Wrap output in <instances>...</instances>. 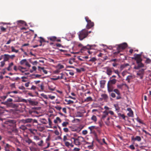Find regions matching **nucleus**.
I'll use <instances>...</instances> for the list:
<instances>
[{
  "mask_svg": "<svg viewBox=\"0 0 151 151\" xmlns=\"http://www.w3.org/2000/svg\"><path fill=\"white\" fill-rule=\"evenodd\" d=\"M92 101V98L90 96H89L88 97H87L86 99H84V102H88L91 101Z\"/></svg>",
  "mask_w": 151,
  "mask_h": 151,
  "instance_id": "nucleus-26",
  "label": "nucleus"
},
{
  "mask_svg": "<svg viewBox=\"0 0 151 151\" xmlns=\"http://www.w3.org/2000/svg\"><path fill=\"white\" fill-rule=\"evenodd\" d=\"M1 30L3 32H5L6 31V29L3 27H0Z\"/></svg>",
  "mask_w": 151,
  "mask_h": 151,
  "instance_id": "nucleus-55",
  "label": "nucleus"
},
{
  "mask_svg": "<svg viewBox=\"0 0 151 151\" xmlns=\"http://www.w3.org/2000/svg\"><path fill=\"white\" fill-rule=\"evenodd\" d=\"M7 94L6 95L1 96V97H0L3 100H4L5 99H6L7 98Z\"/></svg>",
  "mask_w": 151,
  "mask_h": 151,
  "instance_id": "nucleus-52",
  "label": "nucleus"
},
{
  "mask_svg": "<svg viewBox=\"0 0 151 151\" xmlns=\"http://www.w3.org/2000/svg\"><path fill=\"white\" fill-rule=\"evenodd\" d=\"M40 121L42 123L44 124H47V121L44 118L40 119Z\"/></svg>",
  "mask_w": 151,
  "mask_h": 151,
  "instance_id": "nucleus-31",
  "label": "nucleus"
},
{
  "mask_svg": "<svg viewBox=\"0 0 151 151\" xmlns=\"http://www.w3.org/2000/svg\"><path fill=\"white\" fill-rule=\"evenodd\" d=\"M30 63H32L33 65H36L38 63L37 62V61H35L34 62H32L30 61Z\"/></svg>",
  "mask_w": 151,
  "mask_h": 151,
  "instance_id": "nucleus-43",
  "label": "nucleus"
},
{
  "mask_svg": "<svg viewBox=\"0 0 151 151\" xmlns=\"http://www.w3.org/2000/svg\"><path fill=\"white\" fill-rule=\"evenodd\" d=\"M105 81L104 80L101 81L100 82V84L101 85H104L105 84Z\"/></svg>",
  "mask_w": 151,
  "mask_h": 151,
  "instance_id": "nucleus-60",
  "label": "nucleus"
},
{
  "mask_svg": "<svg viewBox=\"0 0 151 151\" xmlns=\"http://www.w3.org/2000/svg\"><path fill=\"white\" fill-rule=\"evenodd\" d=\"M54 133L57 135H58L59 134V132L58 130H55Z\"/></svg>",
  "mask_w": 151,
  "mask_h": 151,
  "instance_id": "nucleus-63",
  "label": "nucleus"
},
{
  "mask_svg": "<svg viewBox=\"0 0 151 151\" xmlns=\"http://www.w3.org/2000/svg\"><path fill=\"white\" fill-rule=\"evenodd\" d=\"M127 46V44L126 43H124L122 44H121L118 45V47L117 48L118 51L119 52L124 49Z\"/></svg>",
  "mask_w": 151,
  "mask_h": 151,
  "instance_id": "nucleus-4",
  "label": "nucleus"
},
{
  "mask_svg": "<svg viewBox=\"0 0 151 151\" xmlns=\"http://www.w3.org/2000/svg\"><path fill=\"white\" fill-rule=\"evenodd\" d=\"M88 133V131L87 130H83L82 132V133L83 135H86Z\"/></svg>",
  "mask_w": 151,
  "mask_h": 151,
  "instance_id": "nucleus-50",
  "label": "nucleus"
},
{
  "mask_svg": "<svg viewBox=\"0 0 151 151\" xmlns=\"http://www.w3.org/2000/svg\"><path fill=\"white\" fill-rule=\"evenodd\" d=\"M113 69V68H111L108 67H105V69L106 70V73L109 76L111 75Z\"/></svg>",
  "mask_w": 151,
  "mask_h": 151,
  "instance_id": "nucleus-6",
  "label": "nucleus"
},
{
  "mask_svg": "<svg viewBox=\"0 0 151 151\" xmlns=\"http://www.w3.org/2000/svg\"><path fill=\"white\" fill-rule=\"evenodd\" d=\"M134 56L135 58V59L136 60L137 62H141V55L140 54H135L134 55Z\"/></svg>",
  "mask_w": 151,
  "mask_h": 151,
  "instance_id": "nucleus-8",
  "label": "nucleus"
},
{
  "mask_svg": "<svg viewBox=\"0 0 151 151\" xmlns=\"http://www.w3.org/2000/svg\"><path fill=\"white\" fill-rule=\"evenodd\" d=\"M30 150L31 151H39L38 148H35L33 146H31L29 147Z\"/></svg>",
  "mask_w": 151,
  "mask_h": 151,
  "instance_id": "nucleus-24",
  "label": "nucleus"
},
{
  "mask_svg": "<svg viewBox=\"0 0 151 151\" xmlns=\"http://www.w3.org/2000/svg\"><path fill=\"white\" fill-rule=\"evenodd\" d=\"M107 90L109 93L113 91V86L112 85L109 83V82H108L107 84Z\"/></svg>",
  "mask_w": 151,
  "mask_h": 151,
  "instance_id": "nucleus-10",
  "label": "nucleus"
},
{
  "mask_svg": "<svg viewBox=\"0 0 151 151\" xmlns=\"http://www.w3.org/2000/svg\"><path fill=\"white\" fill-rule=\"evenodd\" d=\"M48 39H50V40L54 41L56 39V37L55 36L51 37H49L48 38Z\"/></svg>",
  "mask_w": 151,
  "mask_h": 151,
  "instance_id": "nucleus-37",
  "label": "nucleus"
},
{
  "mask_svg": "<svg viewBox=\"0 0 151 151\" xmlns=\"http://www.w3.org/2000/svg\"><path fill=\"white\" fill-rule=\"evenodd\" d=\"M78 46L79 47H82V48L81 49V50H82L85 49H91V46L89 45H88L86 46H83L82 44H79L78 45Z\"/></svg>",
  "mask_w": 151,
  "mask_h": 151,
  "instance_id": "nucleus-9",
  "label": "nucleus"
},
{
  "mask_svg": "<svg viewBox=\"0 0 151 151\" xmlns=\"http://www.w3.org/2000/svg\"><path fill=\"white\" fill-rule=\"evenodd\" d=\"M67 139H67V136L66 135H64L63 137V141L64 142H66V141L67 140Z\"/></svg>",
  "mask_w": 151,
  "mask_h": 151,
  "instance_id": "nucleus-59",
  "label": "nucleus"
},
{
  "mask_svg": "<svg viewBox=\"0 0 151 151\" xmlns=\"http://www.w3.org/2000/svg\"><path fill=\"white\" fill-rule=\"evenodd\" d=\"M137 63H138V65L137 66H134V69H139V68L143 66V65L141 63V62H137Z\"/></svg>",
  "mask_w": 151,
  "mask_h": 151,
  "instance_id": "nucleus-17",
  "label": "nucleus"
},
{
  "mask_svg": "<svg viewBox=\"0 0 151 151\" xmlns=\"http://www.w3.org/2000/svg\"><path fill=\"white\" fill-rule=\"evenodd\" d=\"M68 124L67 122H64L62 124V125L63 127H66Z\"/></svg>",
  "mask_w": 151,
  "mask_h": 151,
  "instance_id": "nucleus-41",
  "label": "nucleus"
},
{
  "mask_svg": "<svg viewBox=\"0 0 151 151\" xmlns=\"http://www.w3.org/2000/svg\"><path fill=\"white\" fill-rule=\"evenodd\" d=\"M18 22H19L22 24H24L25 25H26V24L25 22L22 20H19L17 21Z\"/></svg>",
  "mask_w": 151,
  "mask_h": 151,
  "instance_id": "nucleus-48",
  "label": "nucleus"
},
{
  "mask_svg": "<svg viewBox=\"0 0 151 151\" xmlns=\"http://www.w3.org/2000/svg\"><path fill=\"white\" fill-rule=\"evenodd\" d=\"M12 146L9 145L8 144L6 143L4 146V150L5 151H10V148Z\"/></svg>",
  "mask_w": 151,
  "mask_h": 151,
  "instance_id": "nucleus-13",
  "label": "nucleus"
},
{
  "mask_svg": "<svg viewBox=\"0 0 151 151\" xmlns=\"http://www.w3.org/2000/svg\"><path fill=\"white\" fill-rule=\"evenodd\" d=\"M12 101L13 100L12 99L9 98L7 99L6 101L3 103V104L6 105L8 107H10L12 104Z\"/></svg>",
  "mask_w": 151,
  "mask_h": 151,
  "instance_id": "nucleus-5",
  "label": "nucleus"
},
{
  "mask_svg": "<svg viewBox=\"0 0 151 151\" xmlns=\"http://www.w3.org/2000/svg\"><path fill=\"white\" fill-rule=\"evenodd\" d=\"M49 98L51 100H53L55 98V96H51V95H49Z\"/></svg>",
  "mask_w": 151,
  "mask_h": 151,
  "instance_id": "nucleus-45",
  "label": "nucleus"
},
{
  "mask_svg": "<svg viewBox=\"0 0 151 151\" xmlns=\"http://www.w3.org/2000/svg\"><path fill=\"white\" fill-rule=\"evenodd\" d=\"M79 40H82L87 37L88 35V32L85 29H83L78 33Z\"/></svg>",
  "mask_w": 151,
  "mask_h": 151,
  "instance_id": "nucleus-1",
  "label": "nucleus"
},
{
  "mask_svg": "<svg viewBox=\"0 0 151 151\" xmlns=\"http://www.w3.org/2000/svg\"><path fill=\"white\" fill-rule=\"evenodd\" d=\"M114 106L115 107V109L116 110H118L119 109L118 107V105L117 104H114Z\"/></svg>",
  "mask_w": 151,
  "mask_h": 151,
  "instance_id": "nucleus-47",
  "label": "nucleus"
},
{
  "mask_svg": "<svg viewBox=\"0 0 151 151\" xmlns=\"http://www.w3.org/2000/svg\"><path fill=\"white\" fill-rule=\"evenodd\" d=\"M134 78L133 76L132 75H130L128 76L126 80L128 82L130 83V80Z\"/></svg>",
  "mask_w": 151,
  "mask_h": 151,
  "instance_id": "nucleus-19",
  "label": "nucleus"
},
{
  "mask_svg": "<svg viewBox=\"0 0 151 151\" xmlns=\"http://www.w3.org/2000/svg\"><path fill=\"white\" fill-rule=\"evenodd\" d=\"M50 135H49L47 138L46 139V143H47V142H48V141L50 140Z\"/></svg>",
  "mask_w": 151,
  "mask_h": 151,
  "instance_id": "nucleus-56",
  "label": "nucleus"
},
{
  "mask_svg": "<svg viewBox=\"0 0 151 151\" xmlns=\"http://www.w3.org/2000/svg\"><path fill=\"white\" fill-rule=\"evenodd\" d=\"M7 123L9 124V125L11 127L10 129L12 132H17V130L14 127V124L12 122V121H9L7 122Z\"/></svg>",
  "mask_w": 151,
  "mask_h": 151,
  "instance_id": "nucleus-2",
  "label": "nucleus"
},
{
  "mask_svg": "<svg viewBox=\"0 0 151 151\" xmlns=\"http://www.w3.org/2000/svg\"><path fill=\"white\" fill-rule=\"evenodd\" d=\"M14 69L15 71H17L18 70V67L17 68L16 65H14Z\"/></svg>",
  "mask_w": 151,
  "mask_h": 151,
  "instance_id": "nucleus-61",
  "label": "nucleus"
},
{
  "mask_svg": "<svg viewBox=\"0 0 151 151\" xmlns=\"http://www.w3.org/2000/svg\"><path fill=\"white\" fill-rule=\"evenodd\" d=\"M127 110L129 111V113H127L128 116L130 117H133V113L131 109L130 108H127Z\"/></svg>",
  "mask_w": 151,
  "mask_h": 151,
  "instance_id": "nucleus-12",
  "label": "nucleus"
},
{
  "mask_svg": "<svg viewBox=\"0 0 151 151\" xmlns=\"http://www.w3.org/2000/svg\"><path fill=\"white\" fill-rule=\"evenodd\" d=\"M116 79H113L110 80L108 82H109V83L111 85V84H115L116 83Z\"/></svg>",
  "mask_w": 151,
  "mask_h": 151,
  "instance_id": "nucleus-25",
  "label": "nucleus"
},
{
  "mask_svg": "<svg viewBox=\"0 0 151 151\" xmlns=\"http://www.w3.org/2000/svg\"><path fill=\"white\" fill-rule=\"evenodd\" d=\"M15 56L14 55H9V58H10L12 59H13Z\"/></svg>",
  "mask_w": 151,
  "mask_h": 151,
  "instance_id": "nucleus-46",
  "label": "nucleus"
},
{
  "mask_svg": "<svg viewBox=\"0 0 151 151\" xmlns=\"http://www.w3.org/2000/svg\"><path fill=\"white\" fill-rule=\"evenodd\" d=\"M96 60V58L94 57H93L91 59L89 60V61L93 62L95 61Z\"/></svg>",
  "mask_w": 151,
  "mask_h": 151,
  "instance_id": "nucleus-62",
  "label": "nucleus"
},
{
  "mask_svg": "<svg viewBox=\"0 0 151 151\" xmlns=\"http://www.w3.org/2000/svg\"><path fill=\"white\" fill-rule=\"evenodd\" d=\"M43 143V141L42 140H41L40 142L37 143L38 145L40 146L41 147L42 146Z\"/></svg>",
  "mask_w": 151,
  "mask_h": 151,
  "instance_id": "nucleus-36",
  "label": "nucleus"
},
{
  "mask_svg": "<svg viewBox=\"0 0 151 151\" xmlns=\"http://www.w3.org/2000/svg\"><path fill=\"white\" fill-rule=\"evenodd\" d=\"M91 120L94 122H96L97 120L96 116L95 115H93L91 118Z\"/></svg>",
  "mask_w": 151,
  "mask_h": 151,
  "instance_id": "nucleus-33",
  "label": "nucleus"
},
{
  "mask_svg": "<svg viewBox=\"0 0 151 151\" xmlns=\"http://www.w3.org/2000/svg\"><path fill=\"white\" fill-rule=\"evenodd\" d=\"M103 114L102 115V118L103 119H104L106 116L108 115L109 113L107 111L105 110L103 112Z\"/></svg>",
  "mask_w": 151,
  "mask_h": 151,
  "instance_id": "nucleus-18",
  "label": "nucleus"
},
{
  "mask_svg": "<svg viewBox=\"0 0 151 151\" xmlns=\"http://www.w3.org/2000/svg\"><path fill=\"white\" fill-rule=\"evenodd\" d=\"M26 142L28 143L29 144L32 142V140L29 139H28L27 140H26Z\"/></svg>",
  "mask_w": 151,
  "mask_h": 151,
  "instance_id": "nucleus-51",
  "label": "nucleus"
},
{
  "mask_svg": "<svg viewBox=\"0 0 151 151\" xmlns=\"http://www.w3.org/2000/svg\"><path fill=\"white\" fill-rule=\"evenodd\" d=\"M17 101L18 102H27V101L25 99H22L20 97H18V100Z\"/></svg>",
  "mask_w": 151,
  "mask_h": 151,
  "instance_id": "nucleus-23",
  "label": "nucleus"
},
{
  "mask_svg": "<svg viewBox=\"0 0 151 151\" xmlns=\"http://www.w3.org/2000/svg\"><path fill=\"white\" fill-rule=\"evenodd\" d=\"M27 60L26 59H24L22 60L20 62V65H23L24 64H25V63L27 61Z\"/></svg>",
  "mask_w": 151,
  "mask_h": 151,
  "instance_id": "nucleus-32",
  "label": "nucleus"
},
{
  "mask_svg": "<svg viewBox=\"0 0 151 151\" xmlns=\"http://www.w3.org/2000/svg\"><path fill=\"white\" fill-rule=\"evenodd\" d=\"M18 70H19L20 71H21V72L22 73H24V71L23 70H22L24 69L25 70L26 69V68H25L23 67H22L19 66L18 67Z\"/></svg>",
  "mask_w": 151,
  "mask_h": 151,
  "instance_id": "nucleus-29",
  "label": "nucleus"
},
{
  "mask_svg": "<svg viewBox=\"0 0 151 151\" xmlns=\"http://www.w3.org/2000/svg\"><path fill=\"white\" fill-rule=\"evenodd\" d=\"M14 65L13 63L11 62L8 64V66L7 68H6V69L8 71H10L12 70V67Z\"/></svg>",
  "mask_w": 151,
  "mask_h": 151,
  "instance_id": "nucleus-14",
  "label": "nucleus"
},
{
  "mask_svg": "<svg viewBox=\"0 0 151 151\" xmlns=\"http://www.w3.org/2000/svg\"><path fill=\"white\" fill-rule=\"evenodd\" d=\"M41 95L45 99H48V97H47V96L45 94H44L42 93L41 94Z\"/></svg>",
  "mask_w": 151,
  "mask_h": 151,
  "instance_id": "nucleus-44",
  "label": "nucleus"
},
{
  "mask_svg": "<svg viewBox=\"0 0 151 151\" xmlns=\"http://www.w3.org/2000/svg\"><path fill=\"white\" fill-rule=\"evenodd\" d=\"M41 75L39 74H33L31 76L33 78H39L41 77Z\"/></svg>",
  "mask_w": 151,
  "mask_h": 151,
  "instance_id": "nucleus-22",
  "label": "nucleus"
},
{
  "mask_svg": "<svg viewBox=\"0 0 151 151\" xmlns=\"http://www.w3.org/2000/svg\"><path fill=\"white\" fill-rule=\"evenodd\" d=\"M41 69L42 70L43 72H44V73L45 74H47V71L46 70H45L44 69V68H41Z\"/></svg>",
  "mask_w": 151,
  "mask_h": 151,
  "instance_id": "nucleus-53",
  "label": "nucleus"
},
{
  "mask_svg": "<svg viewBox=\"0 0 151 151\" xmlns=\"http://www.w3.org/2000/svg\"><path fill=\"white\" fill-rule=\"evenodd\" d=\"M129 147L132 150H133L135 149V147L133 145H130Z\"/></svg>",
  "mask_w": 151,
  "mask_h": 151,
  "instance_id": "nucleus-64",
  "label": "nucleus"
},
{
  "mask_svg": "<svg viewBox=\"0 0 151 151\" xmlns=\"http://www.w3.org/2000/svg\"><path fill=\"white\" fill-rule=\"evenodd\" d=\"M144 70L143 69H142L139 70L137 73V75L138 76H140L141 78H142V76L144 72Z\"/></svg>",
  "mask_w": 151,
  "mask_h": 151,
  "instance_id": "nucleus-16",
  "label": "nucleus"
},
{
  "mask_svg": "<svg viewBox=\"0 0 151 151\" xmlns=\"http://www.w3.org/2000/svg\"><path fill=\"white\" fill-rule=\"evenodd\" d=\"M1 65H0V67H3L4 66V65H5V62L3 60L2 61H1Z\"/></svg>",
  "mask_w": 151,
  "mask_h": 151,
  "instance_id": "nucleus-40",
  "label": "nucleus"
},
{
  "mask_svg": "<svg viewBox=\"0 0 151 151\" xmlns=\"http://www.w3.org/2000/svg\"><path fill=\"white\" fill-rule=\"evenodd\" d=\"M101 96L102 98L104 100H107L108 98V96L107 94H102Z\"/></svg>",
  "mask_w": 151,
  "mask_h": 151,
  "instance_id": "nucleus-27",
  "label": "nucleus"
},
{
  "mask_svg": "<svg viewBox=\"0 0 151 151\" xmlns=\"http://www.w3.org/2000/svg\"><path fill=\"white\" fill-rule=\"evenodd\" d=\"M113 91L114 92H115L116 94H117L118 95H120V93L118 89H114Z\"/></svg>",
  "mask_w": 151,
  "mask_h": 151,
  "instance_id": "nucleus-35",
  "label": "nucleus"
},
{
  "mask_svg": "<svg viewBox=\"0 0 151 151\" xmlns=\"http://www.w3.org/2000/svg\"><path fill=\"white\" fill-rule=\"evenodd\" d=\"M40 88L41 90H43L44 89V87L43 84L40 85Z\"/></svg>",
  "mask_w": 151,
  "mask_h": 151,
  "instance_id": "nucleus-49",
  "label": "nucleus"
},
{
  "mask_svg": "<svg viewBox=\"0 0 151 151\" xmlns=\"http://www.w3.org/2000/svg\"><path fill=\"white\" fill-rule=\"evenodd\" d=\"M54 122L56 124L58 122L60 123L61 122V119L59 117H57L55 119L54 121Z\"/></svg>",
  "mask_w": 151,
  "mask_h": 151,
  "instance_id": "nucleus-21",
  "label": "nucleus"
},
{
  "mask_svg": "<svg viewBox=\"0 0 151 151\" xmlns=\"http://www.w3.org/2000/svg\"><path fill=\"white\" fill-rule=\"evenodd\" d=\"M134 140H137L138 141H140L141 140V138L139 136H137L134 139Z\"/></svg>",
  "mask_w": 151,
  "mask_h": 151,
  "instance_id": "nucleus-38",
  "label": "nucleus"
},
{
  "mask_svg": "<svg viewBox=\"0 0 151 151\" xmlns=\"http://www.w3.org/2000/svg\"><path fill=\"white\" fill-rule=\"evenodd\" d=\"M34 139L38 140L40 139L37 136H34Z\"/></svg>",
  "mask_w": 151,
  "mask_h": 151,
  "instance_id": "nucleus-57",
  "label": "nucleus"
},
{
  "mask_svg": "<svg viewBox=\"0 0 151 151\" xmlns=\"http://www.w3.org/2000/svg\"><path fill=\"white\" fill-rule=\"evenodd\" d=\"M11 48L12 49V52H14L16 53H17L18 52V50H15L13 46L11 47Z\"/></svg>",
  "mask_w": 151,
  "mask_h": 151,
  "instance_id": "nucleus-39",
  "label": "nucleus"
},
{
  "mask_svg": "<svg viewBox=\"0 0 151 151\" xmlns=\"http://www.w3.org/2000/svg\"><path fill=\"white\" fill-rule=\"evenodd\" d=\"M79 142L81 143V142H86V141L85 140L83 137L81 136H79Z\"/></svg>",
  "mask_w": 151,
  "mask_h": 151,
  "instance_id": "nucleus-30",
  "label": "nucleus"
},
{
  "mask_svg": "<svg viewBox=\"0 0 151 151\" xmlns=\"http://www.w3.org/2000/svg\"><path fill=\"white\" fill-rule=\"evenodd\" d=\"M95 126H92L91 127H88V129L90 130L91 132L92 131V130L94 129Z\"/></svg>",
  "mask_w": 151,
  "mask_h": 151,
  "instance_id": "nucleus-42",
  "label": "nucleus"
},
{
  "mask_svg": "<svg viewBox=\"0 0 151 151\" xmlns=\"http://www.w3.org/2000/svg\"><path fill=\"white\" fill-rule=\"evenodd\" d=\"M86 21L87 22L86 26L88 29H89L94 26V23L91 22L90 20H89L88 17H86L85 18Z\"/></svg>",
  "mask_w": 151,
  "mask_h": 151,
  "instance_id": "nucleus-3",
  "label": "nucleus"
},
{
  "mask_svg": "<svg viewBox=\"0 0 151 151\" xmlns=\"http://www.w3.org/2000/svg\"><path fill=\"white\" fill-rule=\"evenodd\" d=\"M83 114L80 112L78 111L76 114V116L78 117H81L82 116Z\"/></svg>",
  "mask_w": 151,
  "mask_h": 151,
  "instance_id": "nucleus-34",
  "label": "nucleus"
},
{
  "mask_svg": "<svg viewBox=\"0 0 151 151\" xmlns=\"http://www.w3.org/2000/svg\"><path fill=\"white\" fill-rule=\"evenodd\" d=\"M65 104H69L73 103V101L68 99H65Z\"/></svg>",
  "mask_w": 151,
  "mask_h": 151,
  "instance_id": "nucleus-20",
  "label": "nucleus"
},
{
  "mask_svg": "<svg viewBox=\"0 0 151 151\" xmlns=\"http://www.w3.org/2000/svg\"><path fill=\"white\" fill-rule=\"evenodd\" d=\"M32 119L31 118H28L25 119H22L21 121L24 123H26L31 122Z\"/></svg>",
  "mask_w": 151,
  "mask_h": 151,
  "instance_id": "nucleus-11",
  "label": "nucleus"
},
{
  "mask_svg": "<svg viewBox=\"0 0 151 151\" xmlns=\"http://www.w3.org/2000/svg\"><path fill=\"white\" fill-rule=\"evenodd\" d=\"M2 56H3V61L5 62L8 61L9 59V55L5 54L4 55H2Z\"/></svg>",
  "mask_w": 151,
  "mask_h": 151,
  "instance_id": "nucleus-15",
  "label": "nucleus"
},
{
  "mask_svg": "<svg viewBox=\"0 0 151 151\" xmlns=\"http://www.w3.org/2000/svg\"><path fill=\"white\" fill-rule=\"evenodd\" d=\"M70 143L68 142H65V145L67 147H69L70 146Z\"/></svg>",
  "mask_w": 151,
  "mask_h": 151,
  "instance_id": "nucleus-58",
  "label": "nucleus"
},
{
  "mask_svg": "<svg viewBox=\"0 0 151 151\" xmlns=\"http://www.w3.org/2000/svg\"><path fill=\"white\" fill-rule=\"evenodd\" d=\"M72 139H73L74 140V142L75 144L76 145H80L81 143L79 142V136L77 138H75L74 137L72 138Z\"/></svg>",
  "mask_w": 151,
  "mask_h": 151,
  "instance_id": "nucleus-7",
  "label": "nucleus"
},
{
  "mask_svg": "<svg viewBox=\"0 0 151 151\" xmlns=\"http://www.w3.org/2000/svg\"><path fill=\"white\" fill-rule=\"evenodd\" d=\"M48 88L51 91H54L55 90V87L53 86L52 85H48Z\"/></svg>",
  "mask_w": 151,
  "mask_h": 151,
  "instance_id": "nucleus-28",
  "label": "nucleus"
},
{
  "mask_svg": "<svg viewBox=\"0 0 151 151\" xmlns=\"http://www.w3.org/2000/svg\"><path fill=\"white\" fill-rule=\"evenodd\" d=\"M25 65L29 67H31V65H30L29 63L27 61L26 63H25Z\"/></svg>",
  "mask_w": 151,
  "mask_h": 151,
  "instance_id": "nucleus-54",
  "label": "nucleus"
}]
</instances>
